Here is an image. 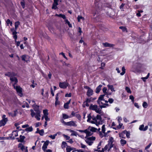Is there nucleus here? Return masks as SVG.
<instances>
[{
    "label": "nucleus",
    "instance_id": "obj_1",
    "mask_svg": "<svg viewBox=\"0 0 152 152\" xmlns=\"http://www.w3.org/2000/svg\"><path fill=\"white\" fill-rule=\"evenodd\" d=\"M107 88L106 87H104L103 88L102 91L104 94L100 95L97 100V102L100 105L101 108H105L110 106L107 103L104 104L103 102H104L106 103H107V100H105L104 98V96L105 95H107V96L111 94L110 93L108 94L107 92Z\"/></svg>",
    "mask_w": 152,
    "mask_h": 152
},
{
    "label": "nucleus",
    "instance_id": "obj_2",
    "mask_svg": "<svg viewBox=\"0 0 152 152\" xmlns=\"http://www.w3.org/2000/svg\"><path fill=\"white\" fill-rule=\"evenodd\" d=\"M87 118L88 122L95 124L97 126L102 124L101 116L100 115H97L96 116L94 115L92 116L90 114H89L87 116Z\"/></svg>",
    "mask_w": 152,
    "mask_h": 152
},
{
    "label": "nucleus",
    "instance_id": "obj_3",
    "mask_svg": "<svg viewBox=\"0 0 152 152\" xmlns=\"http://www.w3.org/2000/svg\"><path fill=\"white\" fill-rule=\"evenodd\" d=\"M10 80L11 81V83L13 84L14 88L16 89L18 95L20 96H21L22 95V88L20 86H15V84L18 82V80L17 78L15 77H11Z\"/></svg>",
    "mask_w": 152,
    "mask_h": 152
},
{
    "label": "nucleus",
    "instance_id": "obj_4",
    "mask_svg": "<svg viewBox=\"0 0 152 152\" xmlns=\"http://www.w3.org/2000/svg\"><path fill=\"white\" fill-rule=\"evenodd\" d=\"M31 115L32 117H34L37 120L39 121L41 117V111H38L35 113L32 110H31Z\"/></svg>",
    "mask_w": 152,
    "mask_h": 152
},
{
    "label": "nucleus",
    "instance_id": "obj_5",
    "mask_svg": "<svg viewBox=\"0 0 152 152\" xmlns=\"http://www.w3.org/2000/svg\"><path fill=\"white\" fill-rule=\"evenodd\" d=\"M85 141L89 145H91L94 142V141L95 140L96 137L94 136L91 137H85Z\"/></svg>",
    "mask_w": 152,
    "mask_h": 152
},
{
    "label": "nucleus",
    "instance_id": "obj_6",
    "mask_svg": "<svg viewBox=\"0 0 152 152\" xmlns=\"http://www.w3.org/2000/svg\"><path fill=\"white\" fill-rule=\"evenodd\" d=\"M90 108L91 110H92L95 111L96 112L98 113H101V110L99 108H98L96 105H91Z\"/></svg>",
    "mask_w": 152,
    "mask_h": 152
},
{
    "label": "nucleus",
    "instance_id": "obj_7",
    "mask_svg": "<svg viewBox=\"0 0 152 152\" xmlns=\"http://www.w3.org/2000/svg\"><path fill=\"white\" fill-rule=\"evenodd\" d=\"M2 119L0 120V126H3L5 125L8 121L7 118L6 117V115H3L2 116Z\"/></svg>",
    "mask_w": 152,
    "mask_h": 152
},
{
    "label": "nucleus",
    "instance_id": "obj_8",
    "mask_svg": "<svg viewBox=\"0 0 152 152\" xmlns=\"http://www.w3.org/2000/svg\"><path fill=\"white\" fill-rule=\"evenodd\" d=\"M84 88L85 89H88L86 95L88 96H90L93 94V91L91 88L88 86H85Z\"/></svg>",
    "mask_w": 152,
    "mask_h": 152
},
{
    "label": "nucleus",
    "instance_id": "obj_9",
    "mask_svg": "<svg viewBox=\"0 0 152 152\" xmlns=\"http://www.w3.org/2000/svg\"><path fill=\"white\" fill-rule=\"evenodd\" d=\"M77 123L76 121H69L68 122L67 126L76 127L77 126Z\"/></svg>",
    "mask_w": 152,
    "mask_h": 152
},
{
    "label": "nucleus",
    "instance_id": "obj_10",
    "mask_svg": "<svg viewBox=\"0 0 152 152\" xmlns=\"http://www.w3.org/2000/svg\"><path fill=\"white\" fill-rule=\"evenodd\" d=\"M18 148H20L22 151L23 152H28L27 147H25L22 144L20 143L18 145Z\"/></svg>",
    "mask_w": 152,
    "mask_h": 152
},
{
    "label": "nucleus",
    "instance_id": "obj_11",
    "mask_svg": "<svg viewBox=\"0 0 152 152\" xmlns=\"http://www.w3.org/2000/svg\"><path fill=\"white\" fill-rule=\"evenodd\" d=\"M68 86V83L65 82L60 83L59 84V86L61 88H65Z\"/></svg>",
    "mask_w": 152,
    "mask_h": 152
},
{
    "label": "nucleus",
    "instance_id": "obj_12",
    "mask_svg": "<svg viewBox=\"0 0 152 152\" xmlns=\"http://www.w3.org/2000/svg\"><path fill=\"white\" fill-rule=\"evenodd\" d=\"M22 59V60L26 61V62H28L29 61L30 57L26 55H23L21 57Z\"/></svg>",
    "mask_w": 152,
    "mask_h": 152
},
{
    "label": "nucleus",
    "instance_id": "obj_13",
    "mask_svg": "<svg viewBox=\"0 0 152 152\" xmlns=\"http://www.w3.org/2000/svg\"><path fill=\"white\" fill-rule=\"evenodd\" d=\"M58 0H54V2L52 7V9L56 10L57 8V6L58 5Z\"/></svg>",
    "mask_w": 152,
    "mask_h": 152
},
{
    "label": "nucleus",
    "instance_id": "obj_14",
    "mask_svg": "<svg viewBox=\"0 0 152 152\" xmlns=\"http://www.w3.org/2000/svg\"><path fill=\"white\" fill-rule=\"evenodd\" d=\"M113 147V146L110 144H108L106 145L103 150L104 152H106V151H109L110 149Z\"/></svg>",
    "mask_w": 152,
    "mask_h": 152
},
{
    "label": "nucleus",
    "instance_id": "obj_15",
    "mask_svg": "<svg viewBox=\"0 0 152 152\" xmlns=\"http://www.w3.org/2000/svg\"><path fill=\"white\" fill-rule=\"evenodd\" d=\"M85 133L86 134V137L92 135L93 133L88 128L87 129L85 130Z\"/></svg>",
    "mask_w": 152,
    "mask_h": 152
},
{
    "label": "nucleus",
    "instance_id": "obj_16",
    "mask_svg": "<svg viewBox=\"0 0 152 152\" xmlns=\"http://www.w3.org/2000/svg\"><path fill=\"white\" fill-rule=\"evenodd\" d=\"M103 45L105 47H113L114 46V45L113 44L109 43L108 42L103 43Z\"/></svg>",
    "mask_w": 152,
    "mask_h": 152
},
{
    "label": "nucleus",
    "instance_id": "obj_17",
    "mask_svg": "<svg viewBox=\"0 0 152 152\" xmlns=\"http://www.w3.org/2000/svg\"><path fill=\"white\" fill-rule=\"evenodd\" d=\"M49 142H46L43 144L42 147V149L44 151H46L47 146L49 144Z\"/></svg>",
    "mask_w": 152,
    "mask_h": 152
},
{
    "label": "nucleus",
    "instance_id": "obj_18",
    "mask_svg": "<svg viewBox=\"0 0 152 152\" xmlns=\"http://www.w3.org/2000/svg\"><path fill=\"white\" fill-rule=\"evenodd\" d=\"M18 113L17 110H15L12 113L9 112L8 113L9 116H12V117L15 116Z\"/></svg>",
    "mask_w": 152,
    "mask_h": 152
},
{
    "label": "nucleus",
    "instance_id": "obj_19",
    "mask_svg": "<svg viewBox=\"0 0 152 152\" xmlns=\"http://www.w3.org/2000/svg\"><path fill=\"white\" fill-rule=\"evenodd\" d=\"M109 89L111 90L112 92H115V88L112 85H108L107 86Z\"/></svg>",
    "mask_w": 152,
    "mask_h": 152
},
{
    "label": "nucleus",
    "instance_id": "obj_20",
    "mask_svg": "<svg viewBox=\"0 0 152 152\" xmlns=\"http://www.w3.org/2000/svg\"><path fill=\"white\" fill-rule=\"evenodd\" d=\"M33 107H34V110L36 112H37L38 111H40L39 110V106L36 105L35 104L33 105Z\"/></svg>",
    "mask_w": 152,
    "mask_h": 152
},
{
    "label": "nucleus",
    "instance_id": "obj_21",
    "mask_svg": "<svg viewBox=\"0 0 152 152\" xmlns=\"http://www.w3.org/2000/svg\"><path fill=\"white\" fill-rule=\"evenodd\" d=\"M62 117L64 119H65L72 118V115H68L66 114L63 113L62 114Z\"/></svg>",
    "mask_w": 152,
    "mask_h": 152
},
{
    "label": "nucleus",
    "instance_id": "obj_22",
    "mask_svg": "<svg viewBox=\"0 0 152 152\" xmlns=\"http://www.w3.org/2000/svg\"><path fill=\"white\" fill-rule=\"evenodd\" d=\"M70 132H71L72 134H71V136H76L77 135V133L75 131L73 130H72L71 129H68Z\"/></svg>",
    "mask_w": 152,
    "mask_h": 152
},
{
    "label": "nucleus",
    "instance_id": "obj_23",
    "mask_svg": "<svg viewBox=\"0 0 152 152\" xmlns=\"http://www.w3.org/2000/svg\"><path fill=\"white\" fill-rule=\"evenodd\" d=\"M114 139L112 137H110L109 139L108 140V144L111 145L112 146H113V142H114Z\"/></svg>",
    "mask_w": 152,
    "mask_h": 152
},
{
    "label": "nucleus",
    "instance_id": "obj_24",
    "mask_svg": "<svg viewBox=\"0 0 152 152\" xmlns=\"http://www.w3.org/2000/svg\"><path fill=\"white\" fill-rule=\"evenodd\" d=\"M102 85H100L98 86L96 88V93H98L101 90V88L102 87Z\"/></svg>",
    "mask_w": 152,
    "mask_h": 152
},
{
    "label": "nucleus",
    "instance_id": "obj_25",
    "mask_svg": "<svg viewBox=\"0 0 152 152\" xmlns=\"http://www.w3.org/2000/svg\"><path fill=\"white\" fill-rule=\"evenodd\" d=\"M88 128L91 131L92 133L93 132H96L97 130V129L96 128L92 126H89Z\"/></svg>",
    "mask_w": 152,
    "mask_h": 152
},
{
    "label": "nucleus",
    "instance_id": "obj_26",
    "mask_svg": "<svg viewBox=\"0 0 152 152\" xmlns=\"http://www.w3.org/2000/svg\"><path fill=\"white\" fill-rule=\"evenodd\" d=\"M43 116L44 117L48 116V110H44L43 111Z\"/></svg>",
    "mask_w": 152,
    "mask_h": 152
},
{
    "label": "nucleus",
    "instance_id": "obj_27",
    "mask_svg": "<svg viewBox=\"0 0 152 152\" xmlns=\"http://www.w3.org/2000/svg\"><path fill=\"white\" fill-rule=\"evenodd\" d=\"M74 148H71L70 146H68L66 148V152H70V151L73 150L75 149Z\"/></svg>",
    "mask_w": 152,
    "mask_h": 152
},
{
    "label": "nucleus",
    "instance_id": "obj_28",
    "mask_svg": "<svg viewBox=\"0 0 152 152\" xmlns=\"http://www.w3.org/2000/svg\"><path fill=\"white\" fill-rule=\"evenodd\" d=\"M56 16L61 17L63 19H64L65 20L66 19V16L64 15H62V14H56Z\"/></svg>",
    "mask_w": 152,
    "mask_h": 152
},
{
    "label": "nucleus",
    "instance_id": "obj_29",
    "mask_svg": "<svg viewBox=\"0 0 152 152\" xmlns=\"http://www.w3.org/2000/svg\"><path fill=\"white\" fill-rule=\"evenodd\" d=\"M125 132L124 131H123L121 133H120L119 134V137L121 138H125Z\"/></svg>",
    "mask_w": 152,
    "mask_h": 152
},
{
    "label": "nucleus",
    "instance_id": "obj_30",
    "mask_svg": "<svg viewBox=\"0 0 152 152\" xmlns=\"http://www.w3.org/2000/svg\"><path fill=\"white\" fill-rule=\"evenodd\" d=\"M120 142L121 145L122 146H124L126 143V141L125 140L121 139L120 141Z\"/></svg>",
    "mask_w": 152,
    "mask_h": 152
},
{
    "label": "nucleus",
    "instance_id": "obj_31",
    "mask_svg": "<svg viewBox=\"0 0 152 152\" xmlns=\"http://www.w3.org/2000/svg\"><path fill=\"white\" fill-rule=\"evenodd\" d=\"M64 21L65 23L67 24L70 28H72V24L70 23L68 20L66 19L64 20Z\"/></svg>",
    "mask_w": 152,
    "mask_h": 152
},
{
    "label": "nucleus",
    "instance_id": "obj_32",
    "mask_svg": "<svg viewBox=\"0 0 152 152\" xmlns=\"http://www.w3.org/2000/svg\"><path fill=\"white\" fill-rule=\"evenodd\" d=\"M20 24V22L18 21L16 22L15 23V28L17 29Z\"/></svg>",
    "mask_w": 152,
    "mask_h": 152
},
{
    "label": "nucleus",
    "instance_id": "obj_33",
    "mask_svg": "<svg viewBox=\"0 0 152 152\" xmlns=\"http://www.w3.org/2000/svg\"><path fill=\"white\" fill-rule=\"evenodd\" d=\"M107 101V102H109L110 104H111V103H113V102L114 100L112 99L109 98L108 99V101ZM103 102L104 104L107 103V104H108V103H106L104 102Z\"/></svg>",
    "mask_w": 152,
    "mask_h": 152
},
{
    "label": "nucleus",
    "instance_id": "obj_34",
    "mask_svg": "<svg viewBox=\"0 0 152 152\" xmlns=\"http://www.w3.org/2000/svg\"><path fill=\"white\" fill-rule=\"evenodd\" d=\"M89 103L86 102V101H85L83 104V107H85L86 106H89Z\"/></svg>",
    "mask_w": 152,
    "mask_h": 152
},
{
    "label": "nucleus",
    "instance_id": "obj_35",
    "mask_svg": "<svg viewBox=\"0 0 152 152\" xmlns=\"http://www.w3.org/2000/svg\"><path fill=\"white\" fill-rule=\"evenodd\" d=\"M33 129L31 126H30L29 127L27 128L25 130L26 132H31L32 131Z\"/></svg>",
    "mask_w": 152,
    "mask_h": 152
},
{
    "label": "nucleus",
    "instance_id": "obj_36",
    "mask_svg": "<svg viewBox=\"0 0 152 152\" xmlns=\"http://www.w3.org/2000/svg\"><path fill=\"white\" fill-rule=\"evenodd\" d=\"M12 135L14 137L17 136L18 135V132L16 131L13 132L12 133Z\"/></svg>",
    "mask_w": 152,
    "mask_h": 152
},
{
    "label": "nucleus",
    "instance_id": "obj_37",
    "mask_svg": "<svg viewBox=\"0 0 152 152\" xmlns=\"http://www.w3.org/2000/svg\"><path fill=\"white\" fill-rule=\"evenodd\" d=\"M125 90L127 93L129 94H131L132 93V91H131L130 88L126 86L125 87Z\"/></svg>",
    "mask_w": 152,
    "mask_h": 152
},
{
    "label": "nucleus",
    "instance_id": "obj_38",
    "mask_svg": "<svg viewBox=\"0 0 152 152\" xmlns=\"http://www.w3.org/2000/svg\"><path fill=\"white\" fill-rule=\"evenodd\" d=\"M150 75V73H148L147 76L145 77H142L141 79L144 81H145V80L147 79L149 77Z\"/></svg>",
    "mask_w": 152,
    "mask_h": 152
},
{
    "label": "nucleus",
    "instance_id": "obj_39",
    "mask_svg": "<svg viewBox=\"0 0 152 152\" xmlns=\"http://www.w3.org/2000/svg\"><path fill=\"white\" fill-rule=\"evenodd\" d=\"M122 72L120 73L121 75H124V74L125 73V69L124 67H123L122 68Z\"/></svg>",
    "mask_w": 152,
    "mask_h": 152
},
{
    "label": "nucleus",
    "instance_id": "obj_40",
    "mask_svg": "<svg viewBox=\"0 0 152 152\" xmlns=\"http://www.w3.org/2000/svg\"><path fill=\"white\" fill-rule=\"evenodd\" d=\"M143 66V64L141 63H138L137 64V68H140Z\"/></svg>",
    "mask_w": 152,
    "mask_h": 152
},
{
    "label": "nucleus",
    "instance_id": "obj_41",
    "mask_svg": "<svg viewBox=\"0 0 152 152\" xmlns=\"http://www.w3.org/2000/svg\"><path fill=\"white\" fill-rule=\"evenodd\" d=\"M66 144H67L64 141L62 143V146H61L62 148H65L66 147Z\"/></svg>",
    "mask_w": 152,
    "mask_h": 152
},
{
    "label": "nucleus",
    "instance_id": "obj_42",
    "mask_svg": "<svg viewBox=\"0 0 152 152\" xmlns=\"http://www.w3.org/2000/svg\"><path fill=\"white\" fill-rule=\"evenodd\" d=\"M142 106L145 108H146L148 106V104L146 102H144L142 104Z\"/></svg>",
    "mask_w": 152,
    "mask_h": 152
},
{
    "label": "nucleus",
    "instance_id": "obj_43",
    "mask_svg": "<svg viewBox=\"0 0 152 152\" xmlns=\"http://www.w3.org/2000/svg\"><path fill=\"white\" fill-rule=\"evenodd\" d=\"M57 136L56 134H54L53 135H50L49 137L53 140L55 139L56 137Z\"/></svg>",
    "mask_w": 152,
    "mask_h": 152
},
{
    "label": "nucleus",
    "instance_id": "obj_44",
    "mask_svg": "<svg viewBox=\"0 0 152 152\" xmlns=\"http://www.w3.org/2000/svg\"><path fill=\"white\" fill-rule=\"evenodd\" d=\"M124 132H125V134H126V136L128 138H129L130 135L129 132L127 131H125V130L124 131Z\"/></svg>",
    "mask_w": 152,
    "mask_h": 152
},
{
    "label": "nucleus",
    "instance_id": "obj_45",
    "mask_svg": "<svg viewBox=\"0 0 152 152\" xmlns=\"http://www.w3.org/2000/svg\"><path fill=\"white\" fill-rule=\"evenodd\" d=\"M105 126L104 125H103L102 127V132L104 133L105 131Z\"/></svg>",
    "mask_w": 152,
    "mask_h": 152
},
{
    "label": "nucleus",
    "instance_id": "obj_46",
    "mask_svg": "<svg viewBox=\"0 0 152 152\" xmlns=\"http://www.w3.org/2000/svg\"><path fill=\"white\" fill-rule=\"evenodd\" d=\"M119 28L121 29L123 31H127L126 28L124 26H120L119 27Z\"/></svg>",
    "mask_w": 152,
    "mask_h": 152
},
{
    "label": "nucleus",
    "instance_id": "obj_47",
    "mask_svg": "<svg viewBox=\"0 0 152 152\" xmlns=\"http://www.w3.org/2000/svg\"><path fill=\"white\" fill-rule=\"evenodd\" d=\"M39 133L41 136H43L44 134V130L43 129H41L39 131Z\"/></svg>",
    "mask_w": 152,
    "mask_h": 152
},
{
    "label": "nucleus",
    "instance_id": "obj_48",
    "mask_svg": "<svg viewBox=\"0 0 152 152\" xmlns=\"http://www.w3.org/2000/svg\"><path fill=\"white\" fill-rule=\"evenodd\" d=\"M6 23L7 24V25L8 26L9 24H10L11 26L12 24V23L10 21V20L9 19H7L6 21Z\"/></svg>",
    "mask_w": 152,
    "mask_h": 152
},
{
    "label": "nucleus",
    "instance_id": "obj_49",
    "mask_svg": "<svg viewBox=\"0 0 152 152\" xmlns=\"http://www.w3.org/2000/svg\"><path fill=\"white\" fill-rule=\"evenodd\" d=\"M20 141L21 142H23L25 138V137L24 136L22 135H20Z\"/></svg>",
    "mask_w": 152,
    "mask_h": 152
},
{
    "label": "nucleus",
    "instance_id": "obj_50",
    "mask_svg": "<svg viewBox=\"0 0 152 152\" xmlns=\"http://www.w3.org/2000/svg\"><path fill=\"white\" fill-rule=\"evenodd\" d=\"M144 125L143 124L141 125L140 126L139 129L140 130L143 131V130L144 128Z\"/></svg>",
    "mask_w": 152,
    "mask_h": 152
},
{
    "label": "nucleus",
    "instance_id": "obj_51",
    "mask_svg": "<svg viewBox=\"0 0 152 152\" xmlns=\"http://www.w3.org/2000/svg\"><path fill=\"white\" fill-rule=\"evenodd\" d=\"M129 99H131V100H132V102H133V103H134V97H133V96L132 95H130V96H129Z\"/></svg>",
    "mask_w": 152,
    "mask_h": 152
},
{
    "label": "nucleus",
    "instance_id": "obj_52",
    "mask_svg": "<svg viewBox=\"0 0 152 152\" xmlns=\"http://www.w3.org/2000/svg\"><path fill=\"white\" fill-rule=\"evenodd\" d=\"M16 33L17 32L15 31H14L13 32L12 34L13 35L14 38H17V35H16Z\"/></svg>",
    "mask_w": 152,
    "mask_h": 152
},
{
    "label": "nucleus",
    "instance_id": "obj_53",
    "mask_svg": "<svg viewBox=\"0 0 152 152\" xmlns=\"http://www.w3.org/2000/svg\"><path fill=\"white\" fill-rule=\"evenodd\" d=\"M80 19H84V18L82 17L81 16L78 15L77 17V20L79 22H80Z\"/></svg>",
    "mask_w": 152,
    "mask_h": 152
},
{
    "label": "nucleus",
    "instance_id": "obj_54",
    "mask_svg": "<svg viewBox=\"0 0 152 152\" xmlns=\"http://www.w3.org/2000/svg\"><path fill=\"white\" fill-rule=\"evenodd\" d=\"M75 151L78 152H86V151H85L84 150L82 149H77Z\"/></svg>",
    "mask_w": 152,
    "mask_h": 152
},
{
    "label": "nucleus",
    "instance_id": "obj_55",
    "mask_svg": "<svg viewBox=\"0 0 152 152\" xmlns=\"http://www.w3.org/2000/svg\"><path fill=\"white\" fill-rule=\"evenodd\" d=\"M63 136L65 138H66V140H69L70 138V137L67 135H66L64 134L63 135Z\"/></svg>",
    "mask_w": 152,
    "mask_h": 152
},
{
    "label": "nucleus",
    "instance_id": "obj_56",
    "mask_svg": "<svg viewBox=\"0 0 152 152\" xmlns=\"http://www.w3.org/2000/svg\"><path fill=\"white\" fill-rule=\"evenodd\" d=\"M119 123V125L117 126V128L118 129H120L122 127L123 124L120 122H118Z\"/></svg>",
    "mask_w": 152,
    "mask_h": 152
},
{
    "label": "nucleus",
    "instance_id": "obj_57",
    "mask_svg": "<svg viewBox=\"0 0 152 152\" xmlns=\"http://www.w3.org/2000/svg\"><path fill=\"white\" fill-rule=\"evenodd\" d=\"M26 100L28 101L29 103H31V102H32L33 103H35V102L34 100V99H32L31 101L29 99H27Z\"/></svg>",
    "mask_w": 152,
    "mask_h": 152
},
{
    "label": "nucleus",
    "instance_id": "obj_58",
    "mask_svg": "<svg viewBox=\"0 0 152 152\" xmlns=\"http://www.w3.org/2000/svg\"><path fill=\"white\" fill-rule=\"evenodd\" d=\"M80 145L81 147L82 148H86V146L85 145L83 144L82 143H80Z\"/></svg>",
    "mask_w": 152,
    "mask_h": 152
},
{
    "label": "nucleus",
    "instance_id": "obj_59",
    "mask_svg": "<svg viewBox=\"0 0 152 152\" xmlns=\"http://www.w3.org/2000/svg\"><path fill=\"white\" fill-rule=\"evenodd\" d=\"M45 119L46 121H50V118L48 117V116L45 117Z\"/></svg>",
    "mask_w": 152,
    "mask_h": 152
},
{
    "label": "nucleus",
    "instance_id": "obj_60",
    "mask_svg": "<svg viewBox=\"0 0 152 152\" xmlns=\"http://www.w3.org/2000/svg\"><path fill=\"white\" fill-rule=\"evenodd\" d=\"M59 55H62L65 58L66 60L67 59V57L65 56L64 53H63L62 52V53H59Z\"/></svg>",
    "mask_w": 152,
    "mask_h": 152
},
{
    "label": "nucleus",
    "instance_id": "obj_61",
    "mask_svg": "<svg viewBox=\"0 0 152 152\" xmlns=\"http://www.w3.org/2000/svg\"><path fill=\"white\" fill-rule=\"evenodd\" d=\"M151 145V143H150L148 145L145 147V149L146 151H148L147 150L149 148Z\"/></svg>",
    "mask_w": 152,
    "mask_h": 152
},
{
    "label": "nucleus",
    "instance_id": "obj_62",
    "mask_svg": "<svg viewBox=\"0 0 152 152\" xmlns=\"http://www.w3.org/2000/svg\"><path fill=\"white\" fill-rule=\"evenodd\" d=\"M64 107L65 109H68L69 107V104L66 103L64 104Z\"/></svg>",
    "mask_w": 152,
    "mask_h": 152
},
{
    "label": "nucleus",
    "instance_id": "obj_63",
    "mask_svg": "<svg viewBox=\"0 0 152 152\" xmlns=\"http://www.w3.org/2000/svg\"><path fill=\"white\" fill-rule=\"evenodd\" d=\"M61 123L64 124V125L66 126H67L68 125V122H66L64 121V120H62L61 121Z\"/></svg>",
    "mask_w": 152,
    "mask_h": 152
},
{
    "label": "nucleus",
    "instance_id": "obj_64",
    "mask_svg": "<svg viewBox=\"0 0 152 152\" xmlns=\"http://www.w3.org/2000/svg\"><path fill=\"white\" fill-rule=\"evenodd\" d=\"M49 30L51 32H53V27L51 26H50L48 28Z\"/></svg>",
    "mask_w": 152,
    "mask_h": 152
}]
</instances>
